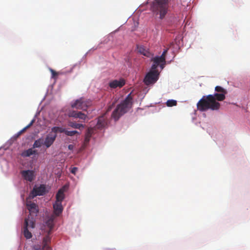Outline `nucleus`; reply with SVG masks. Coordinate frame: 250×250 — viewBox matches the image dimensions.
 <instances>
[{
	"mask_svg": "<svg viewBox=\"0 0 250 250\" xmlns=\"http://www.w3.org/2000/svg\"><path fill=\"white\" fill-rule=\"evenodd\" d=\"M133 104V98L131 93L129 94L125 99L120 104H118L112 114V117L115 121L126 113L131 107Z\"/></svg>",
	"mask_w": 250,
	"mask_h": 250,
	"instance_id": "nucleus-2",
	"label": "nucleus"
},
{
	"mask_svg": "<svg viewBox=\"0 0 250 250\" xmlns=\"http://www.w3.org/2000/svg\"><path fill=\"white\" fill-rule=\"evenodd\" d=\"M69 126L70 127L74 128H77L79 129L81 127H83L84 125L83 124H77L75 122H69L68 123Z\"/></svg>",
	"mask_w": 250,
	"mask_h": 250,
	"instance_id": "nucleus-24",
	"label": "nucleus"
},
{
	"mask_svg": "<svg viewBox=\"0 0 250 250\" xmlns=\"http://www.w3.org/2000/svg\"><path fill=\"white\" fill-rule=\"evenodd\" d=\"M215 91L219 93L203 96L197 104L198 110L200 111H205L208 109L211 110L219 109L221 105L216 100L222 101L225 100L227 91L220 86H216L215 87Z\"/></svg>",
	"mask_w": 250,
	"mask_h": 250,
	"instance_id": "nucleus-1",
	"label": "nucleus"
},
{
	"mask_svg": "<svg viewBox=\"0 0 250 250\" xmlns=\"http://www.w3.org/2000/svg\"><path fill=\"white\" fill-rule=\"evenodd\" d=\"M152 7V11L156 15H159L160 19H163L167 13L168 0H155Z\"/></svg>",
	"mask_w": 250,
	"mask_h": 250,
	"instance_id": "nucleus-3",
	"label": "nucleus"
},
{
	"mask_svg": "<svg viewBox=\"0 0 250 250\" xmlns=\"http://www.w3.org/2000/svg\"><path fill=\"white\" fill-rule=\"evenodd\" d=\"M22 177L26 181L32 182L34 180L35 175L33 170H25L21 171Z\"/></svg>",
	"mask_w": 250,
	"mask_h": 250,
	"instance_id": "nucleus-10",
	"label": "nucleus"
},
{
	"mask_svg": "<svg viewBox=\"0 0 250 250\" xmlns=\"http://www.w3.org/2000/svg\"><path fill=\"white\" fill-rule=\"evenodd\" d=\"M56 137L57 134H53L50 133L46 136L44 141H43L44 145H45L47 148L49 147L53 144Z\"/></svg>",
	"mask_w": 250,
	"mask_h": 250,
	"instance_id": "nucleus-12",
	"label": "nucleus"
},
{
	"mask_svg": "<svg viewBox=\"0 0 250 250\" xmlns=\"http://www.w3.org/2000/svg\"><path fill=\"white\" fill-rule=\"evenodd\" d=\"M50 71L52 73V77L53 78L55 77L56 75H57V73L55 72L54 70L50 69Z\"/></svg>",
	"mask_w": 250,
	"mask_h": 250,
	"instance_id": "nucleus-30",
	"label": "nucleus"
},
{
	"mask_svg": "<svg viewBox=\"0 0 250 250\" xmlns=\"http://www.w3.org/2000/svg\"><path fill=\"white\" fill-rule=\"evenodd\" d=\"M35 227V219L33 217L30 218L29 216L25 218L23 227L22 229V233L26 239H30L32 237L31 232V229Z\"/></svg>",
	"mask_w": 250,
	"mask_h": 250,
	"instance_id": "nucleus-4",
	"label": "nucleus"
},
{
	"mask_svg": "<svg viewBox=\"0 0 250 250\" xmlns=\"http://www.w3.org/2000/svg\"><path fill=\"white\" fill-rule=\"evenodd\" d=\"M66 190L65 186H63L60 188L56 195V201L57 202L62 203L65 198L64 192Z\"/></svg>",
	"mask_w": 250,
	"mask_h": 250,
	"instance_id": "nucleus-16",
	"label": "nucleus"
},
{
	"mask_svg": "<svg viewBox=\"0 0 250 250\" xmlns=\"http://www.w3.org/2000/svg\"><path fill=\"white\" fill-rule=\"evenodd\" d=\"M159 75L158 71H150L145 77L144 80L145 83L148 85L155 83L158 79Z\"/></svg>",
	"mask_w": 250,
	"mask_h": 250,
	"instance_id": "nucleus-7",
	"label": "nucleus"
},
{
	"mask_svg": "<svg viewBox=\"0 0 250 250\" xmlns=\"http://www.w3.org/2000/svg\"><path fill=\"white\" fill-rule=\"evenodd\" d=\"M107 124V121L105 119L104 116L103 115L98 118L96 127L100 129L105 127Z\"/></svg>",
	"mask_w": 250,
	"mask_h": 250,
	"instance_id": "nucleus-17",
	"label": "nucleus"
},
{
	"mask_svg": "<svg viewBox=\"0 0 250 250\" xmlns=\"http://www.w3.org/2000/svg\"><path fill=\"white\" fill-rule=\"evenodd\" d=\"M52 132H53L54 134H56L58 132L60 133H64L65 131V128L59 127V126H54L51 129Z\"/></svg>",
	"mask_w": 250,
	"mask_h": 250,
	"instance_id": "nucleus-23",
	"label": "nucleus"
},
{
	"mask_svg": "<svg viewBox=\"0 0 250 250\" xmlns=\"http://www.w3.org/2000/svg\"><path fill=\"white\" fill-rule=\"evenodd\" d=\"M68 115L70 117H73L74 118H79L83 120H86L87 116L81 111H70L68 113Z\"/></svg>",
	"mask_w": 250,
	"mask_h": 250,
	"instance_id": "nucleus-15",
	"label": "nucleus"
},
{
	"mask_svg": "<svg viewBox=\"0 0 250 250\" xmlns=\"http://www.w3.org/2000/svg\"><path fill=\"white\" fill-rule=\"evenodd\" d=\"M78 170V168L76 167H73L71 170V172L74 174H75Z\"/></svg>",
	"mask_w": 250,
	"mask_h": 250,
	"instance_id": "nucleus-29",
	"label": "nucleus"
},
{
	"mask_svg": "<svg viewBox=\"0 0 250 250\" xmlns=\"http://www.w3.org/2000/svg\"><path fill=\"white\" fill-rule=\"evenodd\" d=\"M155 58V62H158V61H160L161 62V64H160V67L162 69H163L165 66L166 62V55L162 54L161 56H156Z\"/></svg>",
	"mask_w": 250,
	"mask_h": 250,
	"instance_id": "nucleus-19",
	"label": "nucleus"
},
{
	"mask_svg": "<svg viewBox=\"0 0 250 250\" xmlns=\"http://www.w3.org/2000/svg\"><path fill=\"white\" fill-rule=\"evenodd\" d=\"M152 61L153 62V64L152 65L151 67V71H157L156 69L158 66V65L161 64V62L160 61H158V62H155V58H153L152 60Z\"/></svg>",
	"mask_w": 250,
	"mask_h": 250,
	"instance_id": "nucleus-25",
	"label": "nucleus"
},
{
	"mask_svg": "<svg viewBox=\"0 0 250 250\" xmlns=\"http://www.w3.org/2000/svg\"><path fill=\"white\" fill-rule=\"evenodd\" d=\"M34 120H32L31 121V122L27 125L25 127H24L22 130H21L20 131L22 133L23 132H24L26 129H27L28 128H29L34 123Z\"/></svg>",
	"mask_w": 250,
	"mask_h": 250,
	"instance_id": "nucleus-28",
	"label": "nucleus"
},
{
	"mask_svg": "<svg viewBox=\"0 0 250 250\" xmlns=\"http://www.w3.org/2000/svg\"><path fill=\"white\" fill-rule=\"evenodd\" d=\"M51 242L50 236L43 237L42 244L34 245L32 250H50L49 244Z\"/></svg>",
	"mask_w": 250,
	"mask_h": 250,
	"instance_id": "nucleus-8",
	"label": "nucleus"
},
{
	"mask_svg": "<svg viewBox=\"0 0 250 250\" xmlns=\"http://www.w3.org/2000/svg\"><path fill=\"white\" fill-rule=\"evenodd\" d=\"M137 49L138 52L141 54H143V55L147 57L149 56V52L144 46H138L137 47Z\"/></svg>",
	"mask_w": 250,
	"mask_h": 250,
	"instance_id": "nucleus-21",
	"label": "nucleus"
},
{
	"mask_svg": "<svg viewBox=\"0 0 250 250\" xmlns=\"http://www.w3.org/2000/svg\"><path fill=\"white\" fill-rule=\"evenodd\" d=\"M68 148L69 150H73V148H74V146L72 145H69L68 146Z\"/></svg>",
	"mask_w": 250,
	"mask_h": 250,
	"instance_id": "nucleus-31",
	"label": "nucleus"
},
{
	"mask_svg": "<svg viewBox=\"0 0 250 250\" xmlns=\"http://www.w3.org/2000/svg\"><path fill=\"white\" fill-rule=\"evenodd\" d=\"M36 153L37 150H33L32 148H29L23 151L21 153V156L23 157H29L32 155L35 154Z\"/></svg>",
	"mask_w": 250,
	"mask_h": 250,
	"instance_id": "nucleus-20",
	"label": "nucleus"
},
{
	"mask_svg": "<svg viewBox=\"0 0 250 250\" xmlns=\"http://www.w3.org/2000/svg\"><path fill=\"white\" fill-rule=\"evenodd\" d=\"M45 192V187L44 185H41L39 187L33 188L31 193V196L33 198L38 195H43Z\"/></svg>",
	"mask_w": 250,
	"mask_h": 250,
	"instance_id": "nucleus-11",
	"label": "nucleus"
},
{
	"mask_svg": "<svg viewBox=\"0 0 250 250\" xmlns=\"http://www.w3.org/2000/svg\"><path fill=\"white\" fill-rule=\"evenodd\" d=\"M91 104V101L81 98L71 104V107L77 109L85 110Z\"/></svg>",
	"mask_w": 250,
	"mask_h": 250,
	"instance_id": "nucleus-6",
	"label": "nucleus"
},
{
	"mask_svg": "<svg viewBox=\"0 0 250 250\" xmlns=\"http://www.w3.org/2000/svg\"><path fill=\"white\" fill-rule=\"evenodd\" d=\"M42 145H44L43 139L40 138L36 140L33 144V148H38L41 147Z\"/></svg>",
	"mask_w": 250,
	"mask_h": 250,
	"instance_id": "nucleus-22",
	"label": "nucleus"
},
{
	"mask_svg": "<svg viewBox=\"0 0 250 250\" xmlns=\"http://www.w3.org/2000/svg\"><path fill=\"white\" fill-rule=\"evenodd\" d=\"M55 217H56L54 215H52L45 222L44 225L42 228V230L43 231V233H45L44 237L50 236L51 238V235L52 234V229L54 228V220Z\"/></svg>",
	"mask_w": 250,
	"mask_h": 250,
	"instance_id": "nucleus-5",
	"label": "nucleus"
},
{
	"mask_svg": "<svg viewBox=\"0 0 250 250\" xmlns=\"http://www.w3.org/2000/svg\"><path fill=\"white\" fill-rule=\"evenodd\" d=\"M53 214L55 217L59 216L62 214L63 208L62 203L55 202L53 205Z\"/></svg>",
	"mask_w": 250,
	"mask_h": 250,
	"instance_id": "nucleus-13",
	"label": "nucleus"
},
{
	"mask_svg": "<svg viewBox=\"0 0 250 250\" xmlns=\"http://www.w3.org/2000/svg\"><path fill=\"white\" fill-rule=\"evenodd\" d=\"M94 128L92 127H90L87 129L84 138V142L85 144H87L89 143L90 139L91 137V136L94 132Z\"/></svg>",
	"mask_w": 250,
	"mask_h": 250,
	"instance_id": "nucleus-18",
	"label": "nucleus"
},
{
	"mask_svg": "<svg viewBox=\"0 0 250 250\" xmlns=\"http://www.w3.org/2000/svg\"><path fill=\"white\" fill-rule=\"evenodd\" d=\"M167 50H168V49H165L163 52L162 54H164V55H166L167 54Z\"/></svg>",
	"mask_w": 250,
	"mask_h": 250,
	"instance_id": "nucleus-32",
	"label": "nucleus"
},
{
	"mask_svg": "<svg viewBox=\"0 0 250 250\" xmlns=\"http://www.w3.org/2000/svg\"><path fill=\"white\" fill-rule=\"evenodd\" d=\"M22 133L20 131L17 134V137H19L20 136Z\"/></svg>",
	"mask_w": 250,
	"mask_h": 250,
	"instance_id": "nucleus-33",
	"label": "nucleus"
},
{
	"mask_svg": "<svg viewBox=\"0 0 250 250\" xmlns=\"http://www.w3.org/2000/svg\"><path fill=\"white\" fill-rule=\"evenodd\" d=\"M26 206L30 213L28 217L29 216L30 218L31 217L35 218L34 216H36L38 212V206L35 203L31 202L27 203Z\"/></svg>",
	"mask_w": 250,
	"mask_h": 250,
	"instance_id": "nucleus-9",
	"label": "nucleus"
},
{
	"mask_svg": "<svg viewBox=\"0 0 250 250\" xmlns=\"http://www.w3.org/2000/svg\"><path fill=\"white\" fill-rule=\"evenodd\" d=\"M125 83L124 79H120L119 80H115L111 81L109 83V86L111 88H116L117 87L121 88L123 87Z\"/></svg>",
	"mask_w": 250,
	"mask_h": 250,
	"instance_id": "nucleus-14",
	"label": "nucleus"
},
{
	"mask_svg": "<svg viewBox=\"0 0 250 250\" xmlns=\"http://www.w3.org/2000/svg\"><path fill=\"white\" fill-rule=\"evenodd\" d=\"M177 104V101L174 100H168L166 102V105L168 107L176 106Z\"/></svg>",
	"mask_w": 250,
	"mask_h": 250,
	"instance_id": "nucleus-26",
	"label": "nucleus"
},
{
	"mask_svg": "<svg viewBox=\"0 0 250 250\" xmlns=\"http://www.w3.org/2000/svg\"><path fill=\"white\" fill-rule=\"evenodd\" d=\"M64 133L67 136H73L76 134H79V132L76 130L68 131L65 129V131L64 132Z\"/></svg>",
	"mask_w": 250,
	"mask_h": 250,
	"instance_id": "nucleus-27",
	"label": "nucleus"
}]
</instances>
